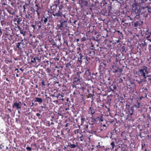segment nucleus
Listing matches in <instances>:
<instances>
[{"instance_id": "c85d7f7f", "label": "nucleus", "mask_w": 151, "mask_h": 151, "mask_svg": "<svg viewBox=\"0 0 151 151\" xmlns=\"http://www.w3.org/2000/svg\"><path fill=\"white\" fill-rule=\"evenodd\" d=\"M142 105L140 103L137 102V104L136 105H133V107H134V108H139L140 107V106Z\"/></svg>"}, {"instance_id": "3c124183", "label": "nucleus", "mask_w": 151, "mask_h": 151, "mask_svg": "<svg viewBox=\"0 0 151 151\" xmlns=\"http://www.w3.org/2000/svg\"><path fill=\"white\" fill-rule=\"evenodd\" d=\"M148 93V92H143V91H142V95L144 97H146Z\"/></svg>"}, {"instance_id": "423d86ee", "label": "nucleus", "mask_w": 151, "mask_h": 151, "mask_svg": "<svg viewBox=\"0 0 151 151\" xmlns=\"http://www.w3.org/2000/svg\"><path fill=\"white\" fill-rule=\"evenodd\" d=\"M112 70L114 73H116L119 72L120 74L122 73L123 71L122 68H120L118 66L116 65L112 66Z\"/></svg>"}, {"instance_id": "e433bc0d", "label": "nucleus", "mask_w": 151, "mask_h": 151, "mask_svg": "<svg viewBox=\"0 0 151 151\" xmlns=\"http://www.w3.org/2000/svg\"><path fill=\"white\" fill-rule=\"evenodd\" d=\"M10 2L12 6H14L16 3L15 0H8Z\"/></svg>"}, {"instance_id": "bb28decb", "label": "nucleus", "mask_w": 151, "mask_h": 151, "mask_svg": "<svg viewBox=\"0 0 151 151\" xmlns=\"http://www.w3.org/2000/svg\"><path fill=\"white\" fill-rule=\"evenodd\" d=\"M144 79L145 81L149 82L150 83H151V76H147L146 78H144Z\"/></svg>"}, {"instance_id": "37998d69", "label": "nucleus", "mask_w": 151, "mask_h": 151, "mask_svg": "<svg viewBox=\"0 0 151 151\" xmlns=\"http://www.w3.org/2000/svg\"><path fill=\"white\" fill-rule=\"evenodd\" d=\"M26 18L29 19L32 18V16L30 14H26L25 16Z\"/></svg>"}, {"instance_id": "72a5a7b5", "label": "nucleus", "mask_w": 151, "mask_h": 151, "mask_svg": "<svg viewBox=\"0 0 151 151\" xmlns=\"http://www.w3.org/2000/svg\"><path fill=\"white\" fill-rule=\"evenodd\" d=\"M36 25L38 27L39 29H40L41 27V25H42V24L41 23V22L40 21L38 22L36 24Z\"/></svg>"}, {"instance_id": "e2e57ef3", "label": "nucleus", "mask_w": 151, "mask_h": 151, "mask_svg": "<svg viewBox=\"0 0 151 151\" xmlns=\"http://www.w3.org/2000/svg\"><path fill=\"white\" fill-rule=\"evenodd\" d=\"M39 55H42V53L43 52L42 51H38Z\"/></svg>"}, {"instance_id": "680f3d73", "label": "nucleus", "mask_w": 151, "mask_h": 151, "mask_svg": "<svg viewBox=\"0 0 151 151\" xmlns=\"http://www.w3.org/2000/svg\"><path fill=\"white\" fill-rule=\"evenodd\" d=\"M81 40L82 42H83V41H84L86 40V38L85 37H83L81 39Z\"/></svg>"}, {"instance_id": "4be33fe9", "label": "nucleus", "mask_w": 151, "mask_h": 151, "mask_svg": "<svg viewBox=\"0 0 151 151\" xmlns=\"http://www.w3.org/2000/svg\"><path fill=\"white\" fill-rule=\"evenodd\" d=\"M133 114L132 112H130V111H129V114L127 116V119L129 120H132V116L133 115Z\"/></svg>"}, {"instance_id": "5fc2aeb1", "label": "nucleus", "mask_w": 151, "mask_h": 151, "mask_svg": "<svg viewBox=\"0 0 151 151\" xmlns=\"http://www.w3.org/2000/svg\"><path fill=\"white\" fill-rule=\"evenodd\" d=\"M119 34L120 35L119 37V39L120 37H122V38L123 37V34L122 32H120V33ZM120 38L121 39V38Z\"/></svg>"}, {"instance_id": "a19ab883", "label": "nucleus", "mask_w": 151, "mask_h": 151, "mask_svg": "<svg viewBox=\"0 0 151 151\" xmlns=\"http://www.w3.org/2000/svg\"><path fill=\"white\" fill-rule=\"evenodd\" d=\"M143 89L142 91L143 92H148V90L146 87H143L142 88Z\"/></svg>"}, {"instance_id": "aec40b11", "label": "nucleus", "mask_w": 151, "mask_h": 151, "mask_svg": "<svg viewBox=\"0 0 151 151\" xmlns=\"http://www.w3.org/2000/svg\"><path fill=\"white\" fill-rule=\"evenodd\" d=\"M88 114H89L90 112H91V114L92 116H93V114L95 112V110L94 109V108L92 107H90L89 109Z\"/></svg>"}, {"instance_id": "2eb2a0df", "label": "nucleus", "mask_w": 151, "mask_h": 151, "mask_svg": "<svg viewBox=\"0 0 151 151\" xmlns=\"http://www.w3.org/2000/svg\"><path fill=\"white\" fill-rule=\"evenodd\" d=\"M101 13L102 15L104 16H109V14L108 13L107 10L106 9H103L101 11Z\"/></svg>"}, {"instance_id": "4c0bfd02", "label": "nucleus", "mask_w": 151, "mask_h": 151, "mask_svg": "<svg viewBox=\"0 0 151 151\" xmlns=\"http://www.w3.org/2000/svg\"><path fill=\"white\" fill-rule=\"evenodd\" d=\"M80 136L77 137L78 139H80V140L81 141H83V134L81 133L80 134Z\"/></svg>"}, {"instance_id": "7c9ffc66", "label": "nucleus", "mask_w": 151, "mask_h": 151, "mask_svg": "<svg viewBox=\"0 0 151 151\" xmlns=\"http://www.w3.org/2000/svg\"><path fill=\"white\" fill-rule=\"evenodd\" d=\"M5 61L6 62V63H12V61L11 59H10L9 58H7L5 60Z\"/></svg>"}, {"instance_id": "58836bf2", "label": "nucleus", "mask_w": 151, "mask_h": 151, "mask_svg": "<svg viewBox=\"0 0 151 151\" xmlns=\"http://www.w3.org/2000/svg\"><path fill=\"white\" fill-rule=\"evenodd\" d=\"M111 99L109 98V97H108V100L106 102V104L109 105V106H110L111 104Z\"/></svg>"}, {"instance_id": "338daca9", "label": "nucleus", "mask_w": 151, "mask_h": 151, "mask_svg": "<svg viewBox=\"0 0 151 151\" xmlns=\"http://www.w3.org/2000/svg\"><path fill=\"white\" fill-rule=\"evenodd\" d=\"M67 98L65 97L64 98H62V99H61V100H62V101L65 102V101L66 99L65 98Z\"/></svg>"}, {"instance_id": "5701e85b", "label": "nucleus", "mask_w": 151, "mask_h": 151, "mask_svg": "<svg viewBox=\"0 0 151 151\" xmlns=\"http://www.w3.org/2000/svg\"><path fill=\"white\" fill-rule=\"evenodd\" d=\"M80 55V57L78 58V59H79L80 62H83V61L84 62L85 61H86V56L83 55Z\"/></svg>"}, {"instance_id": "052dcab7", "label": "nucleus", "mask_w": 151, "mask_h": 151, "mask_svg": "<svg viewBox=\"0 0 151 151\" xmlns=\"http://www.w3.org/2000/svg\"><path fill=\"white\" fill-rule=\"evenodd\" d=\"M17 24L18 25L20 24V19L19 18H17Z\"/></svg>"}, {"instance_id": "864d4df0", "label": "nucleus", "mask_w": 151, "mask_h": 151, "mask_svg": "<svg viewBox=\"0 0 151 151\" xmlns=\"http://www.w3.org/2000/svg\"><path fill=\"white\" fill-rule=\"evenodd\" d=\"M26 5H23L22 6V8L23 9V12H26V11H25V9H26Z\"/></svg>"}, {"instance_id": "49530a36", "label": "nucleus", "mask_w": 151, "mask_h": 151, "mask_svg": "<svg viewBox=\"0 0 151 151\" xmlns=\"http://www.w3.org/2000/svg\"><path fill=\"white\" fill-rule=\"evenodd\" d=\"M111 146L112 149H114L115 146V143L114 142H112L110 144Z\"/></svg>"}, {"instance_id": "f257e3e1", "label": "nucleus", "mask_w": 151, "mask_h": 151, "mask_svg": "<svg viewBox=\"0 0 151 151\" xmlns=\"http://www.w3.org/2000/svg\"><path fill=\"white\" fill-rule=\"evenodd\" d=\"M139 3L134 2L132 6V9L133 12H135V16L134 17V19H136V17L139 16L141 14H144L145 17L147 16L148 15V11H147L146 6L145 7L141 6Z\"/></svg>"}, {"instance_id": "4d7b16f0", "label": "nucleus", "mask_w": 151, "mask_h": 151, "mask_svg": "<svg viewBox=\"0 0 151 151\" xmlns=\"http://www.w3.org/2000/svg\"><path fill=\"white\" fill-rule=\"evenodd\" d=\"M78 21L77 20H74L73 22V25L74 27H76V23Z\"/></svg>"}, {"instance_id": "4468645a", "label": "nucleus", "mask_w": 151, "mask_h": 151, "mask_svg": "<svg viewBox=\"0 0 151 151\" xmlns=\"http://www.w3.org/2000/svg\"><path fill=\"white\" fill-rule=\"evenodd\" d=\"M89 56H90L91 58H93L95 55V51L92 50L89 51L88 54Z\"/></svg>"}, {"instance_id": "c03bdc74", "label": "nucleus", "mask_w": 151, "mask_h": 151, "mask_svg": "<svg viewBox=\"0 0 151 151\" xmlns=\"http://www.w3.org/2000/svg\"><path fill=\"white\" fill-rule=\"evenodd\" d=\"M69 147L71 148H75L76 147V145H75V144H70L69 145Z\"/></svg>"}, {"instance_id": "c756f323", "label": "nucleus", "mask_w": 151, "mask_h": 151, "mask_svg": "<svg viewBox=\"0 0 151 151\" xmlns=\"http://www.w3.org/2000/svg\"><path fill=\"white\" fill-rule=\"evenodd\" d=\"M22 44V43L21 42H18L16 44V46L19 49L21 50L22 49V46L21 45Z\"/></svg>"}, {"instance_id": "b1692460", "label": "nucleus", "mask_w": 151, "mask_h": 151, "mask_svg": "<svg viewBox=\"0 0 151 151\" xmlns=\"http://www.w3.org/2000/svg\"><path fill=\"white\" fill-rule=\"evenodd\" d=\"M57 95L56 96V97H57V99L58 100H61L62 98L64 97V96L63 93H62V94L58 93Z\"/></svg>"}, {"instance_id": "79ce46f5", "label": "nucleus", "mask_w": 151, "mask_h": 151, "mask_svg": "<svg viewBox=\"0 0 151 151\" xmlns=\"http://www.w3.org/2000/svg\"><path fill=\"white\" fill-rule=\"evenodd\" d=\"M140 25V23L138 22H136L134 23V27H137L138 25L139 26Z\"/></svg>"}, {"instance_id": "20e7f679", "label": "nucleus", "mask_w": 151, "mask_h": 151, "mask_svg": "<svg viewBox=\"0 0 151 151\" xmlns=\"http://www.w3.org/2000/svg\"><path fill=\"white\" fill-rule=\"evenodd\" d=\"M142 68L139 70L138 73L141 76H143L144 78L146 79L147 76L145 74H147L148 73L147 68V66L144 65L142 67Z\"/></svg>"}, {"instance_id": "c9c22d12", "label": "nucleus", "mask_w": 151, "mask_h": 151, "mask_svg": "<svg viewBox=\"0 0 151 151\" xmlns=\"http://www.w3.org/2000/svg\"><path fill=\"white\" fill-rule=\"evenodd\" d=\"M1 4L2 6L7 5V1L6 0H1Z\"/></svg>"}, {"instance_id": "a18cd8bd", "label": "nucleus", "mask_w": 151, "mask_h": 151, "mask_svg": "<svg viewBox=\"0 0 151 151\" xmlns=\"http://www.w3.org/2000/svg\"><path fill=\"white\" fill-rule=\"evenodd\" d=\"M82 3L83 5L85 6H88V3L87 1H84L82 2Z\"/></svg>"}, {"instance_id": "6ab92c4d", "label": "nucleus", "mask_w": 151, "mask_h": 151, "mask_svg": "<svg viewBox=\"0 0 151 151\" xmlns=\"http://www.w3.org/2000/svg\"><path fill=\"white\" fill-rule=\"evenodd\" d=\"M65 99L66 100L65 102V104L66 105H67L68 107H69L71 105L70 101L69 100V99L67 98H65Z\"/></svg>"}, {"instance_id": "ea45409f", "label": "nucleus", "mask_w": 151, "mask_h": 151, "mask_svg": "<svg viewBox=\"0 0 151 151\" xmlns=\"http://www.w3.org/2000/svg\"><path fill=\"white\" fill-rule=\"evenodd\" d=\"M45 68H46L47 67H49L48 65H49V61H46L45 62Z\"/></svg>"}, {"instance_id": "09e8293b", "label": "nucleus", "mask_w": 151, "mask_h": 151, "mask_svg": "<svg viewBox=\"0 0 151 151\" xmlns=\"http://www.w3.org/2000/svg\"><path fill=\"white\" fill-rule=\"evenodd\" d=\"M45 69L46 71L48 73H50L51 72V70L49 68V67L46 68H45Z\"/></svg>"}, {"instance_id": "a878e982", "label": "nucleus", "mask_w": 151, "mask_h": 151, "mask_svg": "<svg viewBox=\"0 0 151 151\" xmlns=\"http://www.w3.org/2000/svg\"><path fill=\"white\" fill-rule=\"evenodd\" d=\"M107 12L108 14H109V16L111 15L112 14V8L111 6H108V8H107Z\"/></svg>"}, {"instance_id": "bf43d9fd", "label": "nucleus", "mask_w": 151, "mask_h": 151, "mask_svg": "<svg viewBox=\"0 0 151 151\" xmlns=\"http://www.w3.org/2000/svg\"><path fill=\"white\" fill-rule=\"evenodd\" d=\"M15 122L17 123H20L21 121H20L17 118H16Z\"/></svg>"}, {"instance_id": "393cba45", "label": "nucleus", "mask_w": 151, "mask_h": 151, "mask_svg": "<svg viewBox=\"0 0 151 151\" xmlns=\"http://www.w3.org/2000/svg\"><path fill=\"white\" fill-rule=\"evenodd\" d=\"M39 4L38 3L36 4L35 5V6L36 7V12L37 14L39 15V14L38 12V11L41 9V8L40 6H39Z\"/></svg>"}, {"instance_id": "f704fd0d", "label": "nucleus", "mask_w": 151, "mask_h": 151, "mask_svg": "<svg viewBox=\"0 0 151 151\" xmlns=\"http://www.w3.org/2000/svg\"><path fill=\"white\" fill-rule=\"evenodd\" d=\"M84 129L86 131L88 130V123H87L86 124H85L84 126Z\"/></svg>"}, {"instance_id": "39448f33", "label": "nucleus", "mask_w": 151, "mask_h": 151, "mask_svg": "<svg viewBox=\"0 0 151 151\" xmlns=\"http://www.w3.org/2000/svg\"><path fill=\"white\" fill-rule=\"evenodd\" d=\"M141 4L146 6V9L148 13L151 12V8L149 6V5L151 4V0H141Z\"/></svg>"}, {"instance_id": "dca6fc26", "label": "nucleus", "mask_w": 151, "mask_h": 151, "mask_svg": "<svg viewBox=\"0 0 151 151\" xmlns=\"http://www.w3.org/2000/svg\"><path fill=\"white\" fill-rule=\"evenodd\" d=\"M18 28L20 30V33L23 35V36H24L26 35V31L25 29H22L19 27H18Z\"/></svg>"}, {"instance_id": "2f4dec72", "label": "nucleus", "mask_w": 151, "mask_h": 151, "mask_svg": "<svg viewBox=\"0 0 151 151\" xmlns=\"http://www.w3.org/2000/svg\"><path fill=\"white\" fill-rule=\"evenodd\" d=\"M35 101L39 103H42V99L41 98L36 97L35 99Z\"/></svg>"}, {"instance_id": "0e129e2a", "label": "nucleus", "mask_w": 151, "mask_h": 151, "mask_svg": "<svg viewBox=\"0 0 151 151\" xmlns=\"http://www.w3.org/2000/svg\"><path fill=\"white\" fill-rule=\"evenodd\" d=\"M9 36V38H8V39L9 40H13V38H12L13 36L12 35H10Z\"/></svg>"}, {"instance_id": "473e14b6", "label": "nucleus", "mask_w": 151, "mask_h": 151, "mask_svg": "<svg viewBox=\"0 0 151 151\" xmlns=\"http://www.w3.org/2000/svg\"><path fill=\"white\" fill-rule=\"evenodd\" d=\"M43 57V55H38L37 56H36V57L37 58V60L39 63H40L41 60V59L42 57Z\"/></svg>"}, {"instance_id": "7ed1b4c3", "label": "nucleus", "mask_w": 151, "mask_h": 151, "mask_svg": "<svg viewBox=\"0 0 151 151\" xmlns=\"http://www.w3.org/2000/svg\"><path fill=\"white\" fill-rule=\"evenodd\" d=\"M67 19L64 20L62 19L58 22V24L57 27V29H60L61 31L63 32H67Z\"/></svg>"}, {"instance_id": "de8ad7c7", "label": "nucleus", "mask_w": 151, "mask_h": 151, "mask_svg": "<svg viewBox=\"0 0 151 151\" xmlns=\"http://www.w3.org/2000/svg\"><path fill=\"white\" fill-rule=\"evenodd\" d=\"M74 132L75 134H79L81 133V132L79 131V130L78 129L75 130Z\"/></svg>"}, {"instance_id": "9d476101", "label": "nucleus", "mask_w": 151, "mask_h": 151, "mask_svg": "<svg viewBox=\"0 0 151 151\" xmlns=\"http://www.w3.org/2000/svg\"><path fill=\"white\" fill-rule=\"evenodd\" d=\"M22 104V103L21 101H19V103L15 102L12 106L13 108H17V109H21Z\"/></svg>"}, {"instance_id": "cd10ccee", "label": "nucleus", "mask_w": 151, "mask_h": 151, "mask_svg": "<svg viewBox=\"0 0 151 151\" xmlns=\"http://www.w3.org/2000/svg\"><path fill=\"white\" fill-rule=\"evenodd\" d=\"M91 57H90L89 56L88 57L87 55H86V61H84L86 64H88L89 63L91 60Z\"/></svg>"}, {"instance_id": "603ef678", "label": "nucleus", "mask_w": 151, "mask_h": 151, "mask_svg": "<svg viewBox=\"0 0 151 151\" xmlns=\"http://www.w3.org/2000/svg\"><path fill=\"white\" fill-rule=\"evenodd\" d=\"M65 66L67 68H69L71 66V64L70 62L66 63H65Z\"/></svg>"}, {"instance_id": "f03ea898", "label": "nucleus", "mask_w": 151, "mask_h": 151, "mask_svg": "<svg viewBox=\"0 0 151 151\" xmlns=\"http://www.w3.org/2000/svg\"><path fill=\"white\" fill-rule=\"evenodd\" d=\"M63 6L62 4H60L59 1L56 2L55 4L51 6L50 13L56 19H58L59 17H61L63 15L62 10Z\"/></svg>"}, {"instance_id": "0eeeda50", "label": "nucleus", "mask_w": 151, "mask_h": 151, "mask_svg": "<svg viewBox=\"0 0 151 151\" xmlns=\"http://www.w3.org/2000/svg\"><path fill=\"white\" fill-rule=\"evenodd\" d=\"M48 19V17H45L44 16L42 18L41 21L42 26L46 25V24H47V26L49 25L50 24L49 22L50 21Z\"/></svg>"}, {"instance_id": "412c9836", "label": "nucleus", "mask_w": 151, "mask_h": 151, "mask_svg": "<svg viewBox=\"0 0 151 151\" xmlns=\"http://www.w3.org/2000/svg\"><path fill=\"white\" fill-rule=\"evenodd\" d=\"M96 121V119L93 118V116H92L91 118V120L89 121V124L90 125H93L95 123Z\"/></svg>"}, {"instance_id": "8fccbe9b", "label": "nucleus", "mask_w": 151, "mask_h": 151, "mask_svg": "<svg viewBox=\"0 0 151 151\" xmlns=\"http://www.w3.org/2000/svg\"><path fill=\"white\" fill-rule=\"evenodd\" d=\"M134 107H133V106H132L131 107L130 109H129V111H130V112H132V113L133 114V112L134 111Z\"/></svg>"}, {"instance_id": "ddd939ff", "label": "nucleus", "mask_w": 151, "mask_h": 151, "mask_svg": "<svg viewBox=\"0 0 151 151\" xmlns=\"http://www.w3.org/2000/svg\"><path fill=\"white\" fill-rule=\"evenodd\" d=\"M80 80L79 78L76 76L73 79V83L75 85H77L80 82Z\"/></svg>"}, {"instance_id": "13d9d810", "label": "nucleus", "mask_w": 151, "mask_h": 151, "mask_svg": "<svg viewBox=\"0 0 151 151\" xmlns=\"http://www.w3.org/2000/svg\"><path fill=\"white\" fill-rule=\"evenodd\" d=\"M41 85L42 86H45V82L43 80H42V82Z\"/></svg>"}, {"instance_id": "69168bd1", "label": "nucleus", "mask_w": 151, "mask_h": 151, "mask_svg": "<svg viewBox=\"0 0 151 151\" xmlns=\"http://www.w3.org/2000/svg\"><path fill=\"white\" fill-rule=\"evenodd\" d=\"M141 45L142 47H144L145 45H146V43L145 42H144L143 43H142L141 44Z\"/></svg>"}, {"instance_id": "6e6552de", "label": "nucleus", "mask_w": 151, "mask_h": 151, "mask_svg": "<svg viewBox=\"0 0 151 151\" xmlns=\"http://www.w3.org/2000/svg\"><path fill=\"white\" fill-rule=\"evenodd\" d=\"M85 73L84 76L85 77H86L88 79L91 78V72L90 70L88 68H85Z\"/></svg>"}, {"instance_id": "1a4fd4ad", "label": "nucleus", "mask_w": 151, "mask_h": 151, "mask_svg": "<svg viewBox=\"0 0 151 151\" xmlns=\"http://www.w3.org/2000/svg\"><path fill=\"white\" fill-rule=\"evenodd\" d=\"M7 12L10 14L12 15H14L15 14V13L17 11L15 9L11 7H9L7 9Z\"/></svg>"}, {"instance_id": "a211bd4d", "label": "nucleus", "mask_w": 151, "mask_h": 151, "mask_svg": "<svg viewBox=\"0 0 151 151\" xmlns=\"http://www.w3.org/2000/svg\"><path fill=\"white\" fill-rule=\"evenodd\" d=\"M86 120L85 118V116H84L83 115H82L81 116V125L83 126V125L84 122Z\"/></svg>"}, {"instance_id": "f3484780", "label": "nucleus", "mask_w": 151, "mask_h": 151, "mask_svg": "<svg viewBox=\"0 0 151 151\" xmlns=\"http://www.w3.org/2000/svg\"><path fill=\"white\" fill-rule=\"evenodd\" d=\"M31 62L32 63H35L36 64H38L37 65H39V62L37 59L36 57L32 58L31 59Z\"/></svg>"}, {"instance_id": "774afa93", "label": "nucleus", "mask_w": 151, "mask_h": 151, "mask_svg": "<svg viewBox=\"0 0 151 151\" xmlns=\"http://www.w3.org/2000/svg\"><path fill=\"white\" fill-rule=\"evenodd\" d=\"M26 149L28 150H29V151H31L32 150V148L31 147H26Z\"/></svg>"}, {"instance_id": "9b49d317", "label": "nucleus", "mask_w": 151, "mask_h": 151, "mask_svg": "<svg viewBox=\"0 0 151 151\" xmlns=\"http://www.w3.org/2000/svg\"><path fill=\"white\" fill-rule=\"evenodd\" d=\"M76 76L77 77L80 79H82V78L85 77L83 75V72L80 71L78 72L77 73Z\"/></svg>"}, {"instance_id": "f8f14e48", "label": "nucleus", "mask_w": 151, "mask_h": 151, "mask_svg": "<svg viewBox=\"0 0 151 151\" xmlns=\"http://www.w3.org/2000/svg\"><path fill=\"white\" fill-rule=\"evenodd\" d=\"M151 29L150 30L149 29L147 28L145 33V36L147 39L150 38L151 36Z\"/></svg>"}, {"instance_id": "6e6d98bb", "label": "nucleus", "mask_w": 151, "mask_h": 151, "mask_svg": "<svg viewBox=\"0 0 151 151\" xmlns=\"http://www.w3.org/2000/svg\"><path fill=\"white\" fill-rule=\"evenodd\" d=\"M52 42H54V43L52 44V47H53V48L55 47L56 45V43L54 41Z\"/></svg>"}]
</instances>
